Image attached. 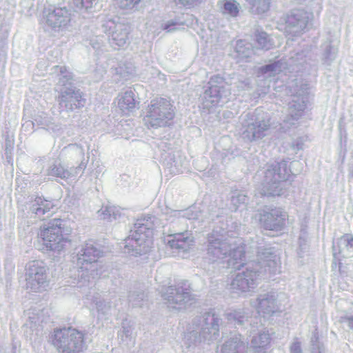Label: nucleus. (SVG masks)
<instances>
[{"instance_id": "nucleus-8", "label": "nucleus", "mask_w": 353, "mask_h": 353, "mask_svg": "<svg viewBox=\"0 0 353 353\" xmlns=\"http://www.w3.org/2000/svg\"><path fill=\"white\" fill-rule=\"evenodd\" d=\"M174 116L170 101L163 98H157L150 101L143 121L148 128H157L169 125Z\"/></svg>"}, {"instance_id": "nucleus-29", "label": "nucleus", "mask_w": 353, "mask_h": 353, "mask_svg": "<svg viewBox=\"0 0 353 353\" xmlns=\"http://www.w3.org/2000/svg\"><path fill=\"white\" fill-rule=\"evenodd\" d=\"M249 5L250 12L253 14L261 15L268 12L272 4V0H245Z\"/></svg>"}, {"instance_id": "nucleus-56", "label": "nucleus", "mask_w": 353, "mask_h": 353, "mask_svg": "<svg viewBox=\"0 0 353 353\" xmlns=\"http://www.w3.org/2000/svg\"><path fill=\"white\" fill-rule=\"evenodd\" d=\"M338 252H339V254L341 253L342 252V250L339 248V250H338Z\"/></svg>"}, {"instance_id": "nucleus-35", "label": "nucleus", "mask_w": 353, "mask_h": 353, "mask_svg": "<svg viewBox=\"0 0 353 353\" xmlns=\"http://www.w3.org/2000/svg\"><path fill=\"white\" fill-rule=\"evenodd\" d=\"M248 201V197L243 192L235 191L232 192L230 198V208L232 211H236L239 209L244 208Z\"/></svg>"}, {"instance_id": "nucleus-57", "label": "nucleus", "mask_w": 353, "mask_h": 353, "mask_svg": "<svg viewBox=\"0 0 353 353\" xmlns=\"http://www.w3.org/2000/svg\"><path fill=\"white\" fill-rule=\"evenodd\" d=\"M351 174L353 176V167L352 168V170H351Z\"/></svg>"}, {"instance_id": "nucleus-41", "label": "nucleus", "mask_w": 353, "mask_h": 353, "mask_svg": "<svg viewBox=\"0 0 353 353\" xmlns=\"http://www.w3.org/2000/svg\"><path fill=\"white\" fill-rule=\"evenodd\" d=\"M311 353H325L323 345L319 341L317 333L314 332L311 339Z\"/></svg>"}, {"instance_id": "nucleus-4", "label": "nucleus", "mask_w": 353, "mask_h": 353, "mask_svg": "<svg viewBox=\"0 0 353 353\" xmlns=\"http://www.w3.org/2000/svg\"><path fill=\"white\" fill-rule=\"evenodd\" d=\"M221 319L213 310L196 318L192 325L185 333L183 342L190 348L201 342H212L219 336Z\"/></svg>"}, {"instance_id": "nucleus-37", "label": "nucleus", "mask_w": 353, "mask_h": 353, "mask_svg": "<svg viewBox=\"0 0 353 353\" xmlns=\"http://www.w3.org/2000/svg\"><path fill=\"white\" fill-rule=\"evenodd\" d=\"M54 72L57 74L59 83L65 85L70 83L73 78V74L65 66L56 65L53 68Z\"/></svg>"}, {"instance_id": "nucleus-48", "label": "nucleus", "mask_w": 353, "mask_h": 353, "mask_svg": "<svg viewBox=\"0 0 353 353\" xmlns=\"http://www.w3.org/2000/svg\"><path fill=\"white\" fill-rule=\"evenodd\" d=\"M176 5H181L184 7H194L200 4L203 0H172Z\"/></svg>"}, {"instance_id": "nucleus-34", "label": "nucleus", "mask_w": 353, "mask_h": 353, "mask_svg": "<svg viewBox=\"0 0 353 353\" xmlns=\"http://www.w3.org/2000/svg\"><path fill=\"white\" fill-rule=\"evenodd\" d=\"M283 63L281 61L261 66L259 68V74L265 75L267 77H274L282 71Z\"/></svg>"}, {"instance_id": "nucleus-32", "label": "nucleus", "mask_w": 353, "mask_h": 353, "mask_svg": "<svg viewBox=\"0 0 353 353\" xmlns=\"http://www.w3.org/2000/svg\"><path fill=\"white\" fill-rule=\"evenodd\" d=\"M236 57L240 60L247 59L253 54V49L250 43L243 40H239L236 42L234 47Z\"/></svg>"}, {"instance_id": "nucleus-55", "label": "nucleus", "mask_w": 353, "mask_h": 353, "mask_svg": "<svg viewBox=\"0 0 353 353\" xmlns=\"http://www.w3.org/2000/svg\"><path fill=\"white\" fill-rule=\"evenodd\" d=\"M333 251H334V256L336 258V255L337 254L336 245L335 244L333 245Z\"/></svg>"}, {"instance_id": "nucleus-2", "label": "nucleus", "mask_w": 353, "mask_h": 353, "mask_svg": "<svg viewBox=\"0 0 353 353\" xmlns=\"http://www.w3.org/2000/svg\"><path fill=\"white\" fill-rule=\"evenodd\" d=\"M207 254L212 262L226 259L229 266L239 269L242 266L245 249L240 239L213 232L208 237Z\"/></svg>"}, {"instance_id": "nucleus-47", "label": "nucleus", "mask_w": 353, "mask_h": 353, "mask_svg": "<svg viewBox=\"0 0 353 353\" xmlns=\"http://www.w3.org/2000/svg\"><path fill=\"white\" fill-rule=\"evenodd\" d=\"M182 25H183V23H181V22L176 21L170 20V21H167L165 23H164L162 26V28L164 30H166L167 32H173V31L176 30L178 29V28Z\"/></svg>"}, {"instance_id": "nucleus-50", "label": "nucleus", "mask_w": 353, "mask_h": 353, "mask_svg": "<svg viewBox=\"0 0 353 353\" xmlns=\"http://www.w3.org/2000/svg\"><path fill=\"white\" fill-rule=\"evenodd\" d=\"M290 353H303L301 342L296 339L290 347Z\"/></svg>"}, {"instance_id": "nucleus-26", "label": "nucleus", "mask_w": 353, "mask_h": 353, "mask_svg": "<svg viewBox=\"0 0 353 353\" xmlns=\"http://www.w3.org/2000/svg\"><path fill=\"white\" fill-rule=\"evenodd\" d=\"M305 108V102L296 97L289 103V115L284 121L286 124L293 125L299 118L303 114Z\"/></svg>"}, {"instance_id": "nucleus-17", "label": "nucleus", "mask_w": 353, "mask_h": 353, "mask_svg": "<svg viewBox=\"0 0 353 353\" xmlns=\"http://www.w3.org/2000/svg\"><path fill=\"white\" fill-rule=\"evenodd\" d=\"M312 19L313 14L304 10L291 11L285 18V32L292 37L300 35L305 31Z\"/></svg>"}, {"instance_id": "nucleus-51", "label": "nucleus", "mask_w": 353, "mask_h": 353, "mask_svg": "<svg viewBox=\"0 0 353 353\" xmlns=\"http://www.w3.org/2000/svg\"><path fill=\"white\" fill-rule=\"evenodd\" d=\"M335 52H332V48L330 46H327L324 53V59L325 61L330 62L334 58Z\"/></svg>"}, {"instance_id": "nucleus-43", "label": "nucleus", "mask_w": 353, "mask_h": 353, "mask_svg": "<svg viewBox=\"0 0 353 353\" xmlns=\"http://www.w3.org/2000/svg\"><path fill=\"white\" fill-rule=\"evenodd\" d=\"M339 322L353 330V310L342 314L339 317Z\"/></svg>"}, {"instance_id": "nucleus-16", "label": "nucleus", "mask_w": 353, "mask_h": 353, "mask_svg": "<svg viewBox=\"0 0 353 353\" xmlns=\"http://www.w3.org/2000/svg\"><path fill=\"white\" fill-rule=\"evenodd\" d=\"M46 268L43 263L33 261L28 264L26 273V287L32 292H41L48 286Z\"/></svg>"}, {"instance_id": "nucleus-23", "label": "nucleus", "mask_w": 353, "mask_h": 353, "mask_svg": "<svg viewBox=\"0 0 353 353\" xmlns=\"http://www.w3.org/2000/svg\"><path fill=\"white\" fill-rule=\"evenodd\" d=\"M84 303L90 309H95L99 315L108 314L111 308L110 302H107L101 299L98 294L92 293L91 292L85 295L84 298Z\"/></svg>"}, {"instance_id": "nucleus-58", "label": "nucleus", "mask_w": 353, "mask_h": 353, "mask_svg": "<svg viewBox=\"0 0 353 353\" xmlns=\"http://www.w3.org/2000/svg\"><path fill=\"white\" fill-rule=\"evenodd\" d=\"M27 125H33V123H27Z\"/></svg>"}, {"instance_id": "nucleus-46", "label": "nucleus", "mask_w": 353, "mask_h": 353, "mask_svg": "<svg viewBox=\"0 0 353 353\" xmlns=\"http://www.w3.org/2000/svg\"><path fill=\"white\" fill-rule=\"evenodd\" d=\"M90 44L94 50H101L104 45V37L103 36L93 37L90 40Z\"/></svg>"}, {"instance_id": "nucleus-49", "label": "nucleus", "mask_w": 353, "mask_h": 353, "mask_svg": "<svg viewBox=\"0 0 353 353\" xmlns=\"http://www.w3.org/2000/svg\"><path fill=\"white\" fill-rule=\"evenodd\" d=\"M143 294L132 293L129 295V301L132 303L133 306L141 307V301L143 300Z\"/></svg>"}, {"instance_id": "nucleus-38", "label": "nucleus", "mask_w": 353, "mask_h": 353, "mask_svg": "<svg viewBox=\"0 0 353 353\" xmlns=\"http://www.w3.org/2000/svg\"><path fill=\"white\" fill-rule=\"evenodd\" d=\"M228 321L234 322L238 324H242L247 318L246 312L244 309L234 310L225 314Z\"/></svg>"}, {"instance_id": "nucleus-25", "label": "nucleus", "mask_w": 353, "mask_h": 353, "mask_svg": "<svg viewBox=\"0 0 353 353\" xmlns=\"http://www.w3.org/2000/svg\"><path fill=\"white\" fill-rule=\"evenodd\" d=\"M29 210L32 214L41 219L43 215L50 212L54 205L51 201L37 196L30 203Z\"/></svg>"}, {"instance_id": "nucleus-52", "label": "nucleus", "mask_w": 353, "mask_h": 353, "mask_svg": "<svg viewBox=\"0 0 353 353\" xmlns=\"http://www.w3.org/2000/svg\"><path fill=\"white\" fill-rule=\"evenodd\" d=\"M292 148L295 151L297 152L300 150H303V141L301 138L296 139L292 143Z\"/></svg>"}, {"instance_id": "nucleus-27", "label": "nucleus", "mask_w": 353, "mask_h": 353, "mask_svg": "<svg viewBox=\"0 0 353 353\" xmlns=\"http://www.w3.org/2000/svg\"><path fill=\"white\" fill-rule=\"evenodd\" d=\"M161 160L163 164L173 174H178L181 172L183 165V161L179 152L173 153H164L161 156Z\"/></svg>"}, {"instance_id": "nucleus-5", "label": "nucleus", "mask_w": 353, "mask_h": 353, "mask_svg": "<svg viewBox=\"0 0 353 353\" xmlns=\"http://www.w3.org/2000/svg\"><path fill=\"white\" fill-rule=\"evenodd\" d=\"M102 256L101 251L92 243H86L77 248L76 265L78 268V288L89 286L96 274L95 263Z\"/></svg>"}, {"instance_id": "nucleus-31", "label": "nucleus", "mask_w": 353, "mask_h": 353, "mask_svg": "<svg viewBox=\"0 0 353 353\" xmlns=\"http://www.w3.org/2000/svg\"><path fill=\"white\" fill-rule=\"evenodd\" d=\"M272 338L271 334L267 330L260 331L256 335L254 336L251 344L254 349H264L269 346Z\"/></svg>"}, {"instance_id": "nucleus-13", "label": "nucleus", "mask_w": 353, "mask_h": 353, "mask_svg": "<svg viewBox=\"0 0 353 353\" xmlns=\"http://www.w3.org/2000/svg\"><path fill=\"white\" fill-rule=\"evenodd\" d=\"M45 27L52 32L63 33L72 27V14L65 6L48 9L43 14Z\"/></svg>"}, {"instance_id": "nucleus-44", "label": "nucleus", "mask_w": 353, "mask_h": 353, "mask_svg": "<svg viewBox=\"0 0 353 353\" xmlns=\"http://www.w3.org/2000/svg\"><path fill=\"white\" fill-rule=\"evenodd\" d=\"M96 0H72L74 6L79 10H88L93 6Z\"/></svg>"}, {"instance_id": "nucleus-12", "label": "nucleus", "mask_w": 353, "mask_h": 353, "mask_svg": "<svg viewBox=\"0 0 353 353\" xmlns=\"http://www.w3.org/2000/svg\"><path fill=\"white\" fill-rule=\"evenodd\" d=\"M63 151L71 154H75L82 159L79 165L70 170L65 168L61 163H53L47 170V175L58 177L62 179L75 178L79 174H82L87 167L88 161L84 159L85 152L82 146L78 144H69L64 147Z\"/></svg>"}, {"instance_id": "nucleus-36", "label": "nucleus", "mask_w": 353, "mask_h": 353, "mask_svg": "<svg viewBox=\"0 0 353 353\" xmlns=\"http://www.w3.org/2000/svg\"><path fill=\"white\" fill-rule=\"evenodd\" d=\"M255 41L259 48L265 50H270L274 45L269 35L265 32H256Z\"/></svg>"}, {"instance_id": "nucleus-14", "label": "nucleus", "mask_w": 353, "mask_h": 353, "mask_svg": "<svg viewBox=\"0 0 353 353\" xmlns=\"http://www.w3.org/2000/svg\"><path fill=\"white\" fill-rule=\"evenodd\" d=\"M61 222L60 219H54L41 229L39 235L47 250L60 252L68 242L63 234Z\"/></svg>"}, {"instance_id": "nucleus-19", "label": "nucleus", "mask_w": 353, "mask_h": 353, "mask_svg": "<svg viewBox=\"0 0 353 353\" xmlns=\"http://www.w3.org/2000/svg\"><path fill=\"white\" fill-rule=\"evenodd\" d=\"M277 296L274 292L260 294L256 299V304L254 305L257 312L263 316H271L281 312V303Z\"/></svg>"}, {"instance_id": "nucleus-9", "label": "nucleus", "mask_w": 353, "mask_h": 353, "mask_svg": "<svg viewBox=\"0 0 353 353\" xmlns=\"http://www.w3.org/2000/svg\"><path fill=\"white\" fill-rule=\"evenodd\" d=\"M286 161L272 165L265 173L263 188L261 194L263 196H280L283 194V184L290 175Z\"/></svg>"}, {"instance_id": "nucleus-33", "label": "nucleus", "mask_w": 353, "mask_h": 353, "mask_svg": "<svg viewBox=\"0 0 353 353\" xmlns=\"http://www.w3.org/2000/svg\"><path fill=\"white\" fill-rule=\"evenodd\" d=\"M133 330L132 326L128 321L122 323L121 328L118 332V337L123 343L128 345L133 342L134 339Z\"/></svg>"}, {"instance_id": "nucleus-6", "label": "nucleus", "mask_w": 353, "mask_h": 353, "mask_svg": "<svg viewBox=\"0 0 353 353\" xmlns=\"http://www.w3.org/2000/svg\"><path fill=\"white\" fill-rule=\"evenodd\" d=\"M52 344L59 353H80L86 347L84 334L72 327L54 330Z\"/></svg>"}, {"instance_id": "nucleus-39", "label": "nucleus", "mask_w": 353, "mask_h": 353, "mask_svg": "<svg viewBox=\"0 0 353 353\" xmlns=\"http://www.w3.org/2000/svg\"><path fill=\"white\" fill-rule=\"evenodd\" d=\"M98 212L102 219H107L110 221L116 220L120 216V214L115 207L110 206L103 208Z\"/></svg>"}, {"instance_id": "nucleus-7", "label": "nucleus", "mask_w": 353, "mask_h": 353, "mask_svg": "<svg viewBox=\"0 0 353 353\" xmlns=\"http://www.w3.org/2000/svg\"><path fill=\"white\" fill-rule=\"evenodd\" d=\"M272 126L269 116L247 114L239 130L241 139L248 143L259 141L269 134Z\"/></svg>"}, {"instance_id": "nucleus-15", "label": "nucleus", "mask_w": 353, "mask_h": 353, "mask_svg": "<svg viewBox=\"0 0 353 353\" xmlns=\"http://www.w3.org/2000/svg\"><path fill=\"white\" fill-rule=\"evenodd\" d=\"M103 31L108 35L110 45L114 49L124 48L128 41L130 27L128 24L110 18L102 21Z\"/></svg>"}, {"instance_id": "nucleus-54", "label": "nucleus", "mask_w": 353, "mask_h": 353, "mask_svg": "<svg viewBox=\"0 0 353 353\" xmlns=\"http://www.w3.org/2000/svg\"><path fill=\"white\" fill-rule=\"evenodd\" d=\"M13 148V143L12 141H7L6 143V153H11Z\"/></svg>"}, {"instance_id": "nucleus-21", "label": "nucleus", "mask_w": 353, "mask_h": 353, "mask_svg": "<svg viewBox=\"0 0 353 353\" xmlns=\"http://www.w3.org/2000/svg\"><path fill=\"white\" fill-rule=\"evenodd\" d=\"M165 242L171 249L183 252L191 250L195 243L192 234L188 230L168 234L165 238Z\"/></svg>"}, {"instance_id": "nucleus-30", "label": "nucleus", "mask_w": 353, "mask_h": 353, "mask_svg": "<svg viewBox=\"0 0 353 353\" xmlns=\"http://www.w3.org/2000/svg\"><path fill=\"white\" fill-rule=\"evenodd\" d=\"M221 353H246V347L239 339L233 338L223 345Z\"/></svg>"}, {"instance_id": "nucleus-10", "label": "nucleus", "mask_w": 353, "mask_h": 353, "mask_svg": "<svg viewBox=\"0 0 353 353\" xmlns=\"http://www.w3.org/2000/svg\"><path fill=\"white\" fill-rule=\"evenodd\" d=\"M162 296L167 301L169 307L177 310L186 309L195 301L190 285L185 281H180L174 286L166 288L165 291H162Z\"/></svg>"}, {"instance_id": "nucleus-28", "label": "nucleus", "mask_w": 353, "mask_h": 353, "mask_svg": "<svg viewBox=\"0 0 353 353\" xmlns=\"http://www.w3.org/2000/svg\"><path fill=\"white\" fill-rule=\"evenodd\" d=\"M221 13L227 18L235 19L239 17L241 6L236 0H223L219 3Z\"/></svg>"}, {"instance_id": "nucleus-3", "label": "nucleus", "mask_w": 353, "mask_h": 353, "mask_svg": "<svg viewBox=\"0 0 353 353\" xmlns=\"http://www.w3.org/2000/svg\"><path fill=\"white\" fill-rule=\"evenodd\" d=\"M157 219L145 216L138 219L129 236L125 239L124 252L132 256H141L150 252L153 245V230Z\"/></svg>"}, {"instance_id": "nucleus-53", "label": "nucleus", "mask_w": 353, "mask_h": 353, "mask_svg": "<svg viewBox=\"0 0 353 353\" xmlns=\"http://www.w3.org/2000/svg\"><path fill=\"white\" fill-rule=\"evenodd\" d=\"M47 119H50V121L52 120L50 117H47L46 114V113H42L41 115H38L35 119V121L41 125V124L37 121V120H40V121H46Z\"/></svg>"}, {"instance_id": "nucleus-40", "label": "nucleus", "mask_w": 353, "mask_h": 353, "mask_svg": "<svg viewBox=\"0 0 353 353\" xmlns=\"http://www.w3.org/2000/svg\"><path fill=\"white\" fill-rule=\"evenodd\" d=\"M142 0H114L115 6L125 11L135 8Z\"/></svg>"}, {"instance_id": "nucleus-18", "label": "nucleus", "mask_w": 353, "mask_h": 353, "mask_svg": "<svg viewBox=\"0 0 353 353\" xmlns=\"http://www.w3.org/2000/svg\"><path fill=\"white\" fill-rule=\"evenodd\" d=\"M288 214L281 208H274L268 211L264 210L260 216V223L266 230H281L283 228Z\"/></svg>"}, {"instance_id": "nucleus-20", "label": "nucleus", "mask_w": 353, "mask_h": 353, "mask_svg": "<svg viewBox=\"0 0 353 353\" xmlns=\"http://www.w3.org/2000/svg\"><path fill=\"white\" fill-rule=\"evenodd\" d=\"M86 99L79 90L66 88L59 97V103L61 108L67 111H73L85 106Z\"/></svg>"}, {"instance_id": "nucleus-42", "label": "nucleus", "mask_w": 353, "mask_h": 353, "mask_svg": "<svg viewBox=\"0 0 353 353\" xmlns=\"http://www.w3.org/2000/svg\"><path fill=\"white\" fill-rule=\"evenodd\" d=\"M339 247L343 246L347 250H353V236L346 234L342 236L337 242Z\"/></svg>"}, {"instance_id": "nucleus-45", "label": "nucleus", "mask_w": 353, "mask_h": 353, "mask_svg": "<svg viewBox=\"0 0 353 353\" xmlns=\"http://www.w3.org/2000/svg\"><path fill=\"white\" fill-rule=\"evenodd\" d=\"M41 125L44 128H47L48 130H52V132H59L61 130V126L58 124H55L50 121V119H47L46 121H40L37 120Z\"/></svg>"}, {"instance_id": "nucleus-11", "label": "nucleus", "mask_w": 353, "mask_h": 353, "mask_svg": "<svg viewBox=\"0 0 353 353\" xmlns=\"http://www.w3.org/2000/svg\"><path fill=\"white\" fill-rule=\"evenodd\" d=\"M208 86L201 97V108L210 112L221 102L222 99L230 95L224 79L219 75L212 76L208 81Z\"/></svg>"}, {"instance_id": "nucleus-24", "label": "nucleus", "mask_w": 353, "mask_h": 353, "mask_svg": "<svg viewBox=\"0 0 353 353\" xmlns=\"http://www.w3.org/2000/svg\"><path fill=\"white\" fill-rule=\"evenodd\" d=\"M167 221L174 223L175 221H183L186 219H198L199 212L194 210V208H190L183 210H174L166 209L163 212Z\"/></svg>"}, {"instance_id": "nucleus-22", "label": "nucleus", "mask_w": 353, "mask_h": 353, "mask_svg": "<svg viewBox=\"0 0 353 353\" xmlns=\"http://www.w3.org/2000/svg\"><path fill=\"white\" fill-rule=\"evenodd\" d=\"M114 103L118 110L124 115H130L139 108V101L131 89L122 91L117 95Z\"/></svg>"}, {"instance_id": "nucleus-1", "label": "nucleus", "mask_w": 353, "mask_h": 353, "mask_svg": "<svg viewBox=\"0 0 353 353\" xmlns=\"http://www.w3.org/2000/svg\"><path fill=\"white\" fill-rule=\"evenodd\" d=\"M257 263L250 262L237 273L230 283V289L236 293L252 292L259 281L266 274L270 276L281 272L279 254L272 248L261 249L258 252Z\"/></svg>"}]
</instances>
